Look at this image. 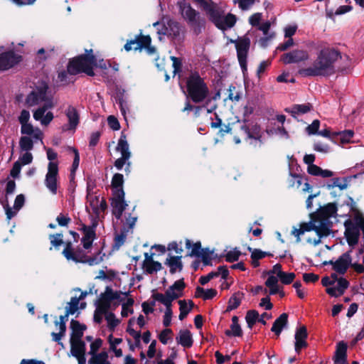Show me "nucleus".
<instances>
[{
    "label": "nucleus",
    "mask_w": 364,
    "mask_h": 364,
    "mask_svg": "<svg viewBox=\"0 0 364 364\" xmlns=\"http://www.w3.org/2000/svg\"><path fill=\"white\" fill-rule=\"evenodd\" d=\"M70 149L73 150V151L74 152V154H75L73 162L72 164L71 172H70V176L72 177V180H73V179H74V177H75V171L77 169V168L79 166L80 155H79V152L77 149H75V148H70Z\"/></svg>",
    "instance_id": "52"
},
{
    "label": "nucleus",
    "mask_w": 364,
    "mask_h": 364,
    "mask_svg": "<svg viewBox=\"0 0 364 364\" xmlns=\"http://www.w3.org/2000/svg\"><path fill=\"white\" fill-rule=\"evenodd\" d=\"M70 352L73 356L76 357L85 355L86 345L82 340L70 341Z\"/></svg>",
    "instance_id": "32"
},
{
    "label": "nucleus",
    "mask_w": 364,
    "mask_h": 364,
    "mask_svg": "<svg viewBox=\"0 0 364 364\" xmlns=\"http://www.w3.org/2000/svg\"><path fill=\"white\" fill-rule=\"evenodd\" d=\"M186 98L195 104L205 102L208 104L210 101L209 97V88L198 72H191L186 77Z\"/></svg>",
    "instance_id": "2"
},
{
    "label": "nucleus",
    "mask_w": 364,
    "mask_h": 364,
    "mask_svg": "<svg viewBox=\"0 0 364 364\" xmlns=\"http://www.w3.org/2000/svg\"><path fill=\"white\" fill-rule=\"evenodd\" d=\"M247 250L252 252L251 259L252 260H259L266 257L265 252L259 249H252L251 247H248Z\"/></svg>",
    "instance_id": "62"
},
{
    "label": "nucleus",
    "mask_w": 364,
    "mask_h": 364,
    "mask_svg": "<svg viewBox=\"0 0 364 364\" xmlns=\"http://www.w3.org/2000/svg\"><path fill=\"white\" fill-rule=\"evenodd\" d=\"M153 26L156 28L158 34L167 36V21L166 22L163 21L162 23L156 21L154 23Z\"/></svg>",
    "instance_id": "63"
},
{
    "label": "nucleus",
    "mask_w": 364,
    "mask_h": 364,
    "mask_svg": "<svg viewBox=\"0 0 364 364\" xmlns=\"http://www.w3.org/2000/svg\"><path fill=\"white\" fill-rule=\"evenodd\" d=\"M151 297L153 299L156 300L157 301H159L160 303L163 304L166 309L172 308V301L168 299L167 297H166L163 294L161 293H153L151 295Z\"/></svg>",
    "instance_id": "47"
},
{
    "label": "nucleus",
    "mask_w": 364,
    "mask_h": 364,
    "mask_svg": "<svg viewBox=\"0 0 364 364\" xmlns=\"http://www.w3.org/2000/svg\"><path fill=\"white\" fill-rule=\"evenodd\" d=\"M100 254L101 251L100 250L94 256H87L82 248L77 247L75 250H73V255L76 259L73 261L75 263L88 264L90 266L98 264L103 259L102 257L100 256Z\"/></svg>",
    "instance_id": "9"
},
{
    "label": "nucleus",
    "mask_w": 364,
    "mask_h": 364,
    "mask_svg": "<svg viewBox=\"0 0 364 364\" xmlns=\"http://www.w3.org/2000/svg\"><path fill=\"white\" fill-rule=\"evenodd\" d=\"M294 349L297 353H300L302 348L308 346L306 338H308V331L306 326L302 325L296 329Z\"/></svg>",
    "instance_id": "15"
},
{
    "label": "nucleus",
    "mask_w": 364,
    "mask_h": 364,
    "mask_svg": "<svg viewBox=\"0 0 364 364\" xmlns=\"http://www.w3.org/2000/svg\"><path fill=\"white\" fill-rule=\"evenodd\" d=\"M180 9L182 11L183 17L187 20L188 23L194 21L200 16L199 12L196 11L190 4H179Z\"/></svg>",
    "instance_id": "25"
},
{
    "label": "nucleus",
    "mask_w": 364,
    "mask_h": 364,
    "mask_svg": "<svg viewBox=\"0 0 364 364\" xmlns=\"http://www.w3.org/2000/svg\"><path fill=\"white\" fill-rule=\"evenodd\" d=\"M167 36L173 39H177L180 37L182 31L181 24L171 18L167 19Z\"/></svg>",
    "instance_id": "26"
},
{
    "label": "nucleus",
    "mask_w": 364,
    "mask_h": 364,
    "mask_svg": "<svg viewBox=\"0 0 364 364\" xmlns=\"http://www.w3.org/2000/svg\"><path fill=\"white\" fill-rule=\"evenodd\" d=\"M188 24L192 28L193 33L198 36L205 28V21L203 18L198 16L197 19Z\"/></svg>",
    "instance_id": "36"
},
{
    "label": "nucleus",
    "mask_w": 364,
    "mask_h": 364,
    "mask_svg": "<svg viewBox=\"0 0 364 364\" xmlns=\"http://www.w3.org/2000/svg\"><path fill=\"white\" fill-rule=\"evenodd\" d=\"M71 334L70 341L82 340L84 331L87 327L85 324L80 323L78 321L72 319L70 321Z\"/></svg>",
    "instance_id": "22"
},
{
    "label": "nucleus",
    "mask_w": 364,
    "mask_h": 364,
    "mask_svg": "<svg viewBox=\"0 0 364 364\" xmlns=\"http://www.w3.org/2000/svg\"><path fill=\"white\" fill-rule=\"evenodd\" d=\"M315 229L314 230L316 232L319 238L327 237L330 235L331 230L329 228V221L323 220L316 218L315 220ZM320 242V239L314 241V244L317 245Z\"/></svg>",
    "instance_id": "21"
},
{
    "label": "nucleus",
    "mask_w": 364,
    "mask_h": 364,
    "mask_svg": "<svg viewBox=\"0 0 364 364\" xmlns=\"http://www.w3.org/2000/svg\"><path fill=\"white\" fill-rule=\"evenodd\" d=\"M308 58V53L303 50H294L291 52L284 53L281 56V60L284 64L298 63L305 61Z\"/></svg>",
    "instance_id": "13"
},
{
    "label": "nucleus",
    "mask_w": 364,
    "mask_h": 364,
    "mask_svg": "<svg viewBox=\"0 0 364 364\" xmlns=\"http://www.w3.org/2000/svg\"><path fill=\"white\" fill-rule=\"evenodd\" d=\"M180 307V314L178 316L179 320H183L191 311V308H188L186 300H179L178 301Z\"/></svg>",
    "instance_id": "51"
},
{
    "label": "nucleus",
    "mask_w": 364,
    "mask_h": 364,
    "mask_svg": "<svg viewBox=\"0 0 364 364\" xmlns=\"http://www.w3.org/2000/svg\"><path fill=\"white\" fill-rule=\"evenodd\" d=\"M65 115L68 119V130H75L80 122V114L75 107L69 105L65 110Z\"/></svg>",
    "instance_id": "20"
},
{
    "label": "nucleus",
    "mask_w": 364,
    "mask_h": 364,
    "mask_svg": "<svg viewBox=\"0 0 364 364\" xmlns=\"http://www.w3.org/2000/svg\"><path fill=\"white\" fill-rule=\"evenodd\" d=\"M126 240V234L124 232H122L120 234L117 235L114 237V243L113 245V248L115 250H119L125 242Z\"/></svg>",
    "instance_id": "60"
},
{
    "label": "nucleus",
    "mask_w": 364,
    "mask_h": 364,
    "mask_svg": "<svg viewBox=\"0 0 364 364\" xmlns=\"http://www.w3.org/2000/svg\"><path fill=\"white\" fill-rule=\"evenodd\" d=\"M237 17L235 14L231 13L228 14L226 16L222 17L218 21L220 25L215 26L218 29L225 31L232 28L237 22Z\"/></svg>",
    "instance_id": "24"
},
{
    "label": "nucleus",
    "mask_w": 364,
    "mask_h": 364,
    "mask_svg": "<svg viewBox=\"0 0 364 364\" xmlns=\"http://www.w3.org/2000/svg\"><path fill=\"white\" fill-rule=\"evenodd\" d=\"M344 236L348 245L350 247L355 246L359 242L360 228L350 219H348L344 222Z\"/></svg>",
    "instance_id": "7"
},
{
    "label": "nucleus",
    "mask_w": 364,
    "mask_h": 364,
    "mask_svg": "<svg viewBox=\"0 0 364 364\" xmlns=\"http://www.w3.org/2000/svg\"><path fill=\"white\" fill-rule=\"evenodd\" d=\"M19 146L22 151H29L33 149V141L31 137L23 136L20 138Z\"/></svg>",
    "instance_id": "41"
},
{
    "label": "nucleus",
    "mask_w": 364,
    "mask_h": 364,
    "mask_svg": "<svg viewBox=\"0 0 364 364\" xmlns=\"http://www.w3.org/2000/svg\"><path fill=\"white\" fill-rule=\"evenodd\" d=\"M56 221L60 227H66L71 222V218L68 216V215H64L63 213H60L57 218Z\"/></svg>",
    "instance_id": "64"
},
{
    "label": "nucleus",
    "mask_w": 364,
    "mask_h": 364,
    "mask_svg": "<svg viewBox=\"0 0 364 364\" xmlns=\"http://www.w3.org/2000/svg\"><path fill=\"white\" fill-rule=\"evenodd\" d=\"M134 300L132 298L127 299L125 303L122 305L121 315L122 317H127L129 314H133L134 309L132 308L134 305Z\"/></svg>",
    "instance_id": "42"
},
{
    "label": "nucleus",
    "mask_w": 364,
    "mask_h": 364,
    "mask_svg": "<svg viewBox=\"0 0 364 364\" xmlns=\"http://www.w3.org/2000/svg\"><path fill=\"white\" fill-rule=\"evenodd\" d=\"M254 107L248 105L243 107V119L242 122L238 120L240 124V132L241 136L243 137L245 141L254 140L255 141V146L259 143L260 146L262 143V132L259 124L257 123L250 122L249 117L253 113Z\"/></svg>",
    "instance_id": "4"
},
{
    "label": "nucleus",
    "mask_w": 364,
    "mask_h": 364,
    "mask_svg": "<svg viewBox=\"0 0 364 364\" xmlns=\"http://www.w3.org/2000/svg\"><path fill=\"white\" fill-rule=\"evenodd\" d=\"M343 61L344 65L338 66L337 71L343 74L348 73L351 59L348 55H342L334 48L326 47L318 53L312 66L299 70V73L305 77L329 76L336 73L334 63L338 59Z\"/></svg>",
    "instance_id": "1"
},
{
    "label": "nucleus",
    "mask_w": 364,
    "mask_h": 364,
    "mask_svg": "<svg viewBox=\"0 0 364 364\" xmlns=\"http://www.w3.org/2000/svg\"><path fill=\"white\" fill-rule=\"evenodd\" d=\"M125 193L124 190L114 191V198L112 201V214L117 219H120L123 212L128 205L124 200Z\"/></svg>",
    "instance_id": "8"
},
{
    "label": "nucleus",
    "mask_w": 364,
    "mask_h": 364,
    "mask_svg": "<svg viewBox=\"0 0 364 364\" xmlns=\"http://www.w3.org/2000/svg\"><path fill=\"white\" fill-rule=\"evenodd\" d=\"M312 107L310 103L294 105L291 108H286L285 112L290 113L293 117L296 118L297 114H303L310 112Z\"/></svg>",
    "instance_id": "30"
},
{
    "label": "nucleus",
    "mask_w": 364,
    "mask_h": 364,
    "mask_svg": "<svg viewBox=\"0 0 364 364\" xmlns=\"http://www.w3.org/2000/svg\"><path fill=\"white\" fill-rule=\"evenodd\" d=\"M151 43V38L150 37V36H144L140 33L139 35L136 36L134 39L128 41L125 43L124 48L126 51L129 52L132 49V45H136V46L134 47V50H141L146 47L150 46Z\"/></svg>",
    "instance_id": "11"
},
{
    "label": "nucleus",
    "mask_w": 364,
    "mask_h": 364,
    "mask_svg": "<svg viewBox=\"0 0 364 364\" xmlns=\"http://www.w3.org/2000/svg\"><path fill=\"white\" fill-rule=\"evenodd\" d=\"M171 60L173 63V75H176L177 73H180L182 71V60L180 58L175 56H171Z\"/></svg>",
    "instance_id": "61"
},
{
    "label": "nucleus",
    "mask_w": 364,
    "mask_h": 364,
    "mask_svg": "<svg viewBox=\"0 0 364 364\" xmlns=\"http://www.w3.org/2000/svg\"><path fill=\"white\" fill-rule=\"evenodd\" d=\"M310 221L309 223H303L300 225V230L301 233H304L305 232H309L314 230L315 229V220L316 218L313 217V214L310 213Z\"/></svg>",
    "instance_id": "48"
},
{
    "label": "nucleus",
    "mask_w": 364,
    "mask_h": 364,
    "mask_svg": "<svg viewBox=\"0 0 364 364\" xmlns=\"http://www.w3.org/2000/svg\"><path fill=\"white\" fill-rule=\"evenodd\" d=\"M350 285L349 282L343 277H340L338 279V286H337V291L338 292V295H343L346 291Z\"/></svg>",
    "instance_id": "56"
},
{
    "label": "nucleus",
    "mask_w": 364,
    "mask_h": 364,
    "mask_svg": "<svg viewBox=\"0 0 364 364\" xmlns=\"http://www.w3.org/2000/svg\"><path fill=\"white\" fill-rule=\"evenodd\" d=\"M46 99L36 93L33 90L27 95L26 98V104L28 107H32L38 105L39 103L46 101Z\"/></svg>",
    "instance_id": "35"
},
{
    "label": "nucleus",
    "mask_w": 364,
    "mask_h": 364,
    "mask_svg": "<svg viewBox=\"0 0 364 364\" xmlns=\"http://www.w3.org/2000/svg\"><path fill=\"white\" fill-rule=\"evenodd\" d=\"M347 344L343 341L338 343L335 353V364H347Z\"/></svg>",
    "instance_id": "23"
},
{
    "label": "nucleus",
    "mask_w": 364,
    "mask_h": 364,
    "mask_svg": "<svg viewBox=\"0 0 364 364\" xmlns=\"http://www.w3.org/2000/svg\"><path fill=\"white\" fill-rule=\"evenodd\" d=\"M48 90V85L45 81L41 82L33 90L36 93L46 99V93Z\"/></svg>",
    "instance_id": "58"
},
{
    "label": "nucleus",
    "mask_w": 364,
    "mask_h": 364,
    "mask_svg": "<svg viewBox=\"0 0 364 364\" xmlns=\"http://www.w3.org/2000/svg\"><path fill=\"white\" fill-rule=\"evenodd\" d=\"M255 0H233V3L238 4L239 8L242 11L249 10L255 4Z\"/></svg>",
    "instance_id": "59"
},
{
    "label": "nucleus",
    "mask_w": 364,
    "mask_h": 364,
    "mask_svg": "<svg viewBox=\"0 0 364 364\" xmlns=\"http://www.w3.org/2000/svg\"><path fill=\"white\" fill-rule=\"evenodd\" d=\"M204 10L208 15L210 21L213 23L215 26L220 25L218 21L222 17L223 11L218 8L215 3L210 0L209 4L205 7Z\"/></svg>",
    "instance_id": "18"
},
{
    "label": "nucleus",
    "mask_w": 364,
    "mask_h": 364,
    "mask_svg": "<svg viewBox=\"0 0 364 364\" xmlns=\"http://www.w3.org/2000/svg\"><path fill=\"white\" fill-rule=\"evenodd\" d=\"M353 134L354 132L352 130H345L338 132H335L332 133L331 141L334 144L343 146L350 141Z\"/></svg>",
    "instance_id": "19"
},
{
    "label": "nucleus",
    "mask_w": 364,
    "mask_h": 364,
    "mask_svg": "<svg viewBox=\"0 0 364 364\" xmlns=\"http://www.w3.org/2000/svg\"><path fill=\"white\" fill-rule=\"evenodd\" d=\"M45 184L53 194L57 193V177L46 176Z\"/></svg>",
    "instance_id": "43"
},
{
    "label": "nucleus",
    "mask_w": 364,
    "mask_h": 364,
    "mask_svg": "<svg viewBox=\"0 0 364 364\" xmlns=\"http://www.w3.org/2000/svg\"><path fill=\"white\" fill-rule=\"evenodd\" d=\"M65 248L62 252V255L65 257V259L68 261L70 260H75V257L73 255V247L71 241L64 242Z\"/></svg>",
    "instance_id": "40"
},
{
    "label": "nucleus",
    "mask_w": 364,
    "mask_h": 364,
    "mask_svg": "<svg viewBox=\"0 0 364 364\" xmlns=\"http://www.w3.org/2000/svg\"><path fill=\"white\" fill-rule=\"evenodd\" d=\"M332 181V183L327 184L326 187L328 189H331L334 187H338L340 190H344L348 186L346 178H343L344 183H343L340 182L341 179L339 178H333Z\"/></svg>",
    "instance_id": "53"
},
{
    "label": "nucleus",
    "mask_w": 364,
    "mask_h": 364,
    "mask_svg": "<svg viewBox=\"0 0 364 364\" xmlns=\"http://www.w3.org/2000/svg\"><path fill=\"white\" fill-rule=\"evenodd\" d=\"M107 289L109 291L110 296L112 297V301H122L124 300V298H122L121 295H125L128 296L129 294V291L128 292H122V291H114L111 287L107 286Z\"/></svg>",
    "instance_id": "54"
},
{
    "label": "nucleus",
    "mask_w": 364,
    "mask_h": 364,
    "mask_svg": "<svg viewBox=\"0 0 364 364\" xmlns=\"http://www.w3.org/2000/svg\"><path fill=\"white\" fill-rule=\"evenodd\" d=\"M144 269L146 274H152L154 272L161 270L163 267L161 262L154 260Z\"/></svg>",
    "instance_id": "50"
},
{
    "label": "nucleus",
    "mask_w": 364,
    "mask_h": 364,
    "mask_svg": "<svg viewBox=\"0 0 364 364\" xmlns=\"http://www.w3.org/2000/svg\"><path fill=\"white\" fill-rule=\"evenodd\" d=\"M230 42L235 46L237 60L242 73L245 74L247 71V58L251 45L250 38L246 34L236 40L230 39Z\"/></svg>",
    "instance_id": "5"
},
{
    "label": "nucleus",
    "mask_w": 364,
    "mask_h": 364,
    "mask_svg": "<svg viewBox=\"0 0 364 364\" xmlns=\"http://www.w3.org/2000/svg\"><path fill=\"white\" fill-rule=\"evenodd\" d=\"M337 210L338 208L336 203H328L311 213L315 218L329 221V218L336 214Z\"/></svg>",
    "instance_id": "14"
},
{
    "label": "nucleus",
    "mask_w": 364,
    "mask_h": 364,
    "mask_svg": "<svg viewBox=\"0 0 364 364\" xmlns=\"http://www.w3.org/2000/svg\"><path fill=\"white\" fill-rule=\"evenodd\" d=\"M241 304V299L237 297L236 294H233L228 301V306L227 307V311H230L236 309L239 307Z\"/></svg>",
    "instance_id": "55"
},
{
    "label": "nucleus",
    "mask_w": 364,
    "mask_h": 364,
    "mask_svg": "<svg viewBox=\"0 0 364 364\" xmlns=\"http://www.w3.org/2000/svg\"><path fill=\"white\" fill-rule=\"evenodd\" d=\"M288 317L289 316L287 313H283L274 321L271 331L277 336L281 334L283 328L287 326Z\"/></svg>",
    "instance_id": "27"
},
{
    "label": "nucleus",
    "mask_w": 364,
    "mask_h": 364,
    "mask_svg": "<svg viewBox=\"0 0 364 364\" xmlns=\"http://www.w3.org/2000/svg\"><path fill=\"white\" fill-rule=\"evenodd\" d=\"M123 183H124V176L122 173H114L112 178L111 185L113 189V191L115 190H124L123 189Z\"/></svg>",
    "instance_id": "39"
},
{
    "label": "nucleus",
    "mask_w": 364,
    "mask_h": 364,
    "mask_svg": "<svg viewBox=\"0 0 364 364\" xmlns=\"http://www.w3.org/2000/svg\"><path fill=\"white\" fill-rule=\"evenodd\" d=\"M81 299L79 296L71 297L70 302L68 303V306L65 307L68 314L73 315L79 309V304Z\"/></svg>",
    "instance_id": "38"
},
{
    "label": "nucleus",
    "mask_w": 364,
    "mask_h": 364,
    "mask_svg": "<svg viewBox=\"0 0 364 364\" xmlns=\"http://www.w3.org/2000/svg\"><path fill=\"white\" fill-rule=\"evenodd\" d=\"M21 133L22 134L32 135L35 139H42L43 133L39 128H36L30 123H25L21 124Z\"/></svg>",
    "instance_id": "31"
},
{
    "label": "nucleus",
    "mask_w": 364,
    "mask_h": 364,
    "mask_svg": "<svg viewBox=\"0 0 364 364\" xmlns=\"http://www.w3.org/2000/svg\"><path fill=\"white\" fill-rule=\"evenodd\" d=\"M280 282L285 285L290 284L294 282L296 274L294 272H279V277Z\"/></svg>",
    "instance_id": "46"
},
{
    "label": "nucleus",
    "mask_w": 364,
    "mask_h": 364,
    "mask_svg": "<svg viewBox=\"0 0 364 364\" xmlns=\"http://www.w3.org/2000/svg\"><path fill=\"white\" fill-rule=\"evenodd\" d=\"M95 66H97V58L93 54L92 49H86L85 53L70 59L67 69L69 74L72 75L83 73L93 77L95 75L93 70Z\"/></svg>",
    "instance_id": "3"
},
{
    "label": "nucleus",
    "mask_w": 364,
    "mask_h": 364,
    "mask_svg": "<svg viewBox=\"0 0 364 364\" xmlns=\"http://www.w3.org/2000/svg\"><path fill=\"white\" fill-rule=\"evenodd\" d=\"M22 60V56L14 51H6L0 54V70H7Z\"/></svg>",
    "instance_id": "10"
},
{
    "label": "nucleus",
    "mask_w": 364,
    "mask_h": 364,
    "mask_svg": "<svg viewBox=\"0 0 364 364\" xmlns=\"http://www.w3.org/2000/svg\"><path fill=\"white\" fill-rule=\"evenodd\" d=\"M351 250L343 253L333 264V270L341 275L346 273L347 270L351 265L352 257Z\"/></svg>",
    "instance_id": "12"
},
{
    "label": "nucleus",
    "mask_w": 364,
    "mask_h": 364,
    "mask_svg": "<svg viewBox=\"0 0 364 364\" xmlns=\"http://www.w3.org/2000/svg\"><path fill=\"white\" fill-rule=\"evenodd\" d=\"M176 341L184 348H189L193 346V339L189 330H181L178 336L176 337Z\"/></svg>",
    "instance_id": "29"
},
{
    "label": "nucleus",
    "mask_w": 364,
    "mask_h": 364,
    "mask_svg": "<svg viewBox=\"0 0 364 364\" xmlns=\"http://www.w3.org/2000/svg\"><path fill=\"white\" fill-rule=\"evenodd\" d=\"M329 3V0H327L326 1V16L328 17V18H333V16L334 15H341V14H344L350 11H351L353 9V7L351 6H349V5H343V6H339L337 10L336 11L335 13H333V10L332 9H329L328 8V4Z\"/></svg>",
    "instance_id": "34"
},
{
    "label": "nucleus",
    "mask_w": 364,
    "mask_h": 364,
    "mask_svg": "<svg viewBox=\"0 0 364 364\" xmlns=\"http://www.w3.org/2000/svg\"><path fill=\"white\" fill-rule=\"evenodd\" d=\"M181 255L171 256L166 259L164 264L170 267L169 271L171 274H175L177 271H182L183 265L181 262Z\"/></svg>",
    "instance_id": "28"
},
{
    "label": "nucleus",
    "mask_w": 364,
    "mask_h": 364,
    "mask_svg": "<svg viewBox=\"0 0 364 364\" xmlns=\"http://www.w3.org/2000/svg\"><path fill=\"white\" fill-rule=\"evenodd\" d=\"M116 150L119 151L122 156L114 161V166L117 170H122L123 166L127 164L131 157V152L129 149V144L127 140V136L122 132L119 139Z\"/></svg>",
    "instance_id": "6"
},
{
    "label": "nucleus",
    "mask_w": 364,
    "mask_h": 364,
    "mask_svg": "<svg viewBox=\"0 0 364 364\" xmlns=\"http://www.w3.org/2000/svg\"><path fill=\"white\" fill-rule=\"evenodd\" d=\"M91 355L88 364H103V362L108 359V353L106 351H102L100 353H95Z\"/></svg>",
    "instance_id": "37"
},
{
    "label": "nucleus",
    "mask_w": 364,
    "mask_h": 364,
    "mask_svg": "<svg viewBox=\"0 0 364 364\" xmlns=\"http://www.w3.org/2000/svg\"><path fill=\"white\" fill-rule=\"evenodd\" d=\"M225 334L228 337H241L242 336V330L240 324H231L230 329L225 330Z\"/></svg>",
    "instance_id": "45"
},
{
    "label": "nucleus",
    "mask_w": 364,
    "mask_h": 364,
    "mask_svg": "<svg viewBox=\"0 0 364 364\" xmlns=\"http://www.w3.org/2000/svg\"><path fill=\"white\" fill-rule=\"evenodd\" d=\"M241 252L235 248L233 250L229 251L225 256L228 262H234L239 259Z\"/></svg>",
    "instance_id": "57"
},
{
    "label": "nucleus",
    "mask_w": 364,
    "mask_h": 364,
    "mask_svg": "<svg viewBox=\"0 0 364 364\" xmlns=\"http://www.w3.org/2000/svg\"><path fill=\"white\" fill-rule=\"evenodd\" d=\"M267 317V318H270L272 317L271 314H268L264 312L261 315L259 318V314L257 310L252 309L247 311L245 316V320L247 324V327L249 328H252L257 321L261 323L263 325H266L267 322L264 320V318Z\"/></svg>",
    "instance_id": "17"
},
{
    "label": "nucleus",
    "mask_w": 364,
    "mask_h": 364,
    "mask_svg": "<svg viewBox=\"0 0 364 364\" xmlns=\"http://www.w3.org/2000/svg\"><path fill=\"white\" fill-rule=\"evenodd\" d=\"M349 200H350V210L352 211H357V214L354 217V223H355L358 227L361 228V227H364V217L361 213H360L355 208V201L352 198H349Z\"/></svg>",
    "instance_id": "44"
},
{
    "label": "nucleus",
    "mask_w": 364,
    "mask_h": 364,
    "mask_svg": "<svg viewBox=\"0 0 364 364\" xmlns=\"http://www.w3.org/2000/svg\"><path fill=\"white\" fill-rule=\"evenodd\" d=\"M105 319L107 321V326L110 331H114L116 326L119 323V321L116 318L115 315L112 312L105 314Z\"/></svg>",
    "instance_id": "49"
},
{
    "label": "nucleus",
    "mask_w": 364,
    "mask_h": 364,
    "mask_svg": "<svg viewBox=\"0 0 364 364\" xmlns=\"http://www.w3.org/2000/svg\"><path fill=\"white\" fill-rule=\"evenodd\" d=\"M112 301L109 291L107 287H106L105 291L101 293L99 298L95 300V305L97 307V311L108 313L111 308Z\"/></svg>",
    "instance_id": "16"
},
{
    "label": "nucleus",
    "mask_w": 364,
    "mask_h": 364,
    "mask_svg": "<svg viewBox=\"0 0 364 364\" xmlns=\"http://www.w3.org/2000/svg\"><path fill=\"white\" fill-rule=\"evenodd\" d=\"M84 235L81 239L83 247L85 250L90 249L92 245L93 240L96 238V232L92 229L87 230H82Z\"/></svg>",
    "instance_id": "33"
}]
</instances>
